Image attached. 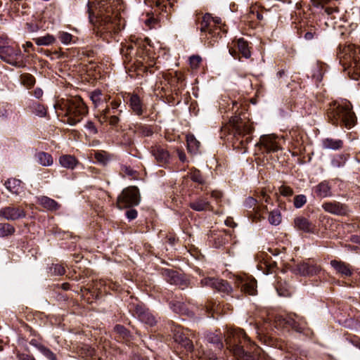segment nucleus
<instances>
[{"instance_id":"58836bf2","label":"nucleus","mask_w":360,"mask_h":360,"mask_svg":"<svg viewBox=\"0 0 360 360\" xmlns=\"http://www.w3.org/2000/svg\"><path fill=\"white\" fill-rule=\"evenodd\" d=\"M15 228L8 223H0V237H6L13 234Z\"/></svg>"},{"instance_id":"423d86ee","label":"nucleus","mask_w":360,"mask_h":360,"mask_svg":"<svg viewBox=\"0 0 360 360\" xmlns=\"http://www.w3.org/2000/svg\"><path fill=\"white\" fill-rule=\"evenodd\" d=\"M229 123L234 130L235 138L239 141L241 147L245 148L252 139L250 135L254 129L252 123L237 115L232 117Z\"/></svg>"},{"instance_id":"bf43d9fd","label":"nucleus","mask_w":360,"mask_h":360,"mask_svg":"<svg viewBox=\"0 0 360 360\" xmlns=\"http://www.w3.org/2000/svg\"><path fill=\"white\" fill-rule=\"evenodd\" d=\"M85 128L89 130V134L94 135L98 133V130L92 121H88L85 124Z\"/></svg>"},{"instance_id":"c756f323","label":"nucleus","mask_w":360,"mask_h":360,"mask_svg":"<svg viewBox=\"0 0 360 360\" xmlns=\"http://www.w3.org/2000/svg\"><path fill=\"white\" fill-rule=\"evenodd\" d=\"M39 200L41 206L51 211H56L59 210L60 207L56 200L47 196H41L39 198Z\"/></svg>"},{"instance_id":"5701e85b","label":"nucleus","mask_w":360,"mask_h":360,"mask_svg":"<svg viewBox=\"0 0 360 360\" xmlns=\"http://www.w3.org/2000/svg\"><path fill=\"white\" fill-rule=\"evenodd\" d=\"M330 0H311L313 6L316 7L321 6L324 8V12L326 14L330 17L331 19H336L338 16L339 8L338 6H326L324 7L323 5L327 4Z\"/></svg>"},{"instance_id":"f8f14e48","label":"nucleus","mask_w":360,"mask_h":360,"mask_svg":"<svg viewBox=\"0 0 360 360\" xmlns=\"http://www.w3.org/2000/svg\"><path fill=\"white\" fill-rule=\"evenodd\" d=\"M200 30L201 32H208L212 36H215L216 30H221L219 25L221 23L219 18H212L210 14L206 13L200 21Z\"/></svg>"},{"instance_id":"b1692460","label":"nucleus","mask_w":360,"mask_h":360,"mask_svg":"<svg viewBox=\"0 0 360 360\" xmlns=\"http://www.w3.org/2000/svg\"><path fill=\"white\" fill-rule=\"evenodd\" d=\"M330 264L338 273L343 276L349 277L352 275V268L348 264L342 261L332 260L330 261Z\"/></svg>"},{"instance_id":"f3484780","label":"nucleus","mask_w":360,"mask_h":360,"mask_svg":"<svg viewBox=\"0 0 360 360\" xmlns=\"http://www.w3.org/2000/svg\"><path fill=\"white\" fill-rule=\"evenodd\" d=\"M322 207L326 212L338 216L347 215L349 212L347 205L338 201L326 202L322 205Z\"/></svg>"},{"instance_id":"a18cd8bd","label":"nucleus","mask_w":360,"mask_h":360,"mask_svg":"<svg viewBox=\"0 0 360 360\" xmlns=\"http://www.w3.org/2000/svg\"><path fill=\"white\" fill-rule=\"evenodd\" d=\"M188 176L193 181L196 182L199 184H204V179L202 176L200 172L198 169L195 168H192L188 174Z\"/></svg>"},{"instance_id":"de8ad7c7","label":"nucleus","mask_w":360,"mask_h":360,"mask_svg":"<svg viewBox=\"0 0 360 360\" xmlns=\"http://www.w3.org/2000/svg\"><path fill=\"white\" fill-rule=\"evenodd\" d=\"M34 113L39 117H44L46 115V109L44 105L39 103H35L33 105Z\"/></svg>"},{"instance_id":"5fc2aeb1","label":"nucleus","mask_w":360,"mask_h":360,"mask_svg":"<svg viewBox=\"0 0 360 360\" xmlns=\"http://www.w3.org/2000/svg\"><path fill=\"white\" fill-rule=\"evenodd\" d=\"M121 105L120 100H114L110 102V107L112 110V113H115V110H117L118 115H120L122 112V110H117L118 108Z\"/></svg>"},{"instance_id":"ea45409f","label":"nucleus","mask_w":360,"mask_h":360,"mask_svg":"<svg viewBox=\"0 0 360 360\" xmlns=\"http://www.w3.org/2000/svg\"><path fill=\"white\" fill-rule=\"evenodd\" d=\"M20 82L25 86L30 89L34 85L36 81L31 74L24 73L20 75Z\"/></svg>"},{"instance_id":"c9c22d12","label":"nucleus","mask_w":360,"mask_h":360,"mask_svg":"<svg viewBox=\"0 0 360 360\" xmlns=\"http://www.w3.org/2000/svg\"><path fill=\"white\" fill-rule=\"evenodd\" d=\"M37 162L42 166L47 167L53 164L52 156L45 152H39L36 155Z\"/></svg>"},{"instance_id":"e433bc0d","label":"nucleus","mask_w":360,"mask_h":360,"mask_svg":"<svg viewBox=\"0 0 360 360\" xmlns=\"http://www.w3.org/2000/svg\"><path fill=\"white\" fill-rule=\"evenodd\" d=\"M207 341L209 343L213 344L215 347L221 350L223 347L222 338L221 335L216 333H210L207 335Z\"/></svg>"},{"instance_id":"6e6552de","label":"nucleus","mask_w":360,"mask_h":360,"mask_svg":"<svg viewBox=\"0 0 360 360\" xmlns=\"http://www.w3.org/2000/svg\"><path fill=\"white\" fill-rule=\"evenodd\" d=\"M139 191L136 186L124 188L117 198V206L119 209L138 205L140 202Z\"/></svg>"},{"instance_id":"864d4df0","label":"nucleus","mask_w":360,"mask_h":360,"mask_svg":"<svg viewBox=\"0 0 360 360\" xmlns=\"http://www.w3.org/2000/svg\"><path fill=\"white\" fill-rule=\"evenodd\" d=\"M59 39L64 44H68L71 42L72 35L68 32H61L59 34Z\"/></svg>"},{"instance_id":"a19ab883","label":"nucleus","mask_w":360,"mask_h":360,"mask_svg":"<svg viewBox=\"0 0 360 360\" xmlns=\"http://www.w3.org/2000/svg\"><path fill=\"white\" fill-rule=\"evenodd\" d=\"M114 331L119 335V338L123 340L128 341L130 337L129 331L121 325H116Z\"/></svg>"},{"instance_id":"72a5a7b5","label":"nucleus","mask_w":360,"mask_h":360,"mask_svg":"<svg viewBox=\"0 0 360 360\" xmlns=\"http://www.w3.org/2000/svg\"><path fill=\"white\" fill-rule=\"evenodd\" d=\"M349 155L347 154H338L333 157L330 164L333 168L337 169L345 166Z\"/></svg>"},{"instance_id":"1a4fd4ad","label":"nucleus","mask_w":360,"mask_h":360,"mask_svg":"<svg viewBox=\"0 0 360 360\" xmlns=\"http://www.w3.org/2000/svg\"><path fill=\"white\" fill-rule=\"evenodd\" d=\"M136 49V63H138V65H140L141 67V70L143 71H147L148 70V63L150 60V57L148 56V51L146 50V46L145 44H130L125 46L122 49V52L124 55L127 57V55H130L131 53V51Z\"/></svg>"},{"instance_id":"c85d7f7f","label":"nucleus","mask_w":360,"mask_h":360,"mask_svg":"<svg viewBox=\"0 0 360 360\" xmlns=\"http://www.w3.org/2000/svg\"><path fill=\"white\" fill-rule=\"evenodd\" d=\"M297 34L300 37H304L306 40H311L319 34L316 29L313 26L301 27L298 30Z\"/></svg>"},{"instance_id":"412c9836","label":"nucleus","mask_w":360,"mask_h":360,"mask_svg":"<svg viewBox=\"0 0 360 360\" xmlns=\"http://www.w3.org/2000/svg\"><path fill=\"white\" fill-rule=\"evenodd\" d=\"M314 195L319 198H329L333 195L331 186L328 181H323L312 188Z\"/></svg>"},{"instance_id":"39448f33","label":"nucleus","mask_w":360,"mask_h":360,"mask_svg":"<svg viewBox=\"0 0 360 360\" xmlns=\"http://www.w3.org/2000/svg\"><path fill=\"white\" fill-rule=\"evenodd\" d=\"M340 63L352 79L360 77V47L349 45L339 56Z\"/></svg>"},{"instance_id":"2eb2a0df","label":"nucleus","mask_w":360,"mask_h":360,"mask_svg":"<svg viewBox=\"0 0 360 360\" xmlns=\"http://www.w3.org/2000/svg\"><path fill=\"white\" fill-rule=\"evenodd\" d=\"M26 216L24 208L15 205H10L0 210V217L10 221H15Z\"/></svg>"},{"instance_id":"0e129e2a","label":"nucleus","mask_w":360,"mask_h":360,"mask_svg":"<svg viewBox=\"0 0 360 360\" xmlns=\"http://www.w3.org/2000/svg\"><path fill=\"white\" fill-rule=\"evenodd\" d=\"M95 158L96 159L97 161H98L103 164H105V162L107 161V159L105 157V155L101 154V153H96L95 154Z\"/></svg>"},{"instance_id":"e2e57ef3","label":"nucleus","mask_w":360,"mask_h":360,"mask_svg":"<svg viewBox=\"0 0 360 360\" xmlns=\"http://www.w3.org/2000/svg\"><path fill=\"white\" fill-rule=\"evenodd\" d=\"M18 360H35L34 357L32 355L27 354H18Z\"/></svg>"},{"instance_id":"338daca9","label":"nucleus","mask_w":360,"mask_h":360,"mask_svg":"<svg viewBox=\"0 0 360 360\" xmlns=\"http://www.w3.org/2000/svg\"><path fill=\"white\" fill-rule=\"evenodd\" d=\"M177 155L181 162H185L186 161V155L183 150H177Z\"/></svg>"},{"instance_id":"cd10ccee","label":"nucleus","mask_w":360,"mask_h":360,"mask_svg":"<svg viewBox=\"0 0 360 360\" xmlns=\"http://www.w3.org/2000/svg\"><path fill=\"white\" fill-rule=\"evenodd\" d=\"M90 98L93 102L95 108L98 107L102 103H107L110 99V96L107 97L102 94L99 89H96L90 94Z\"/></svg>"},{"instance_id":"9d476101","label":"nucleus","mask_w":360,"mask_h":360,"mask_svg":"<svg viewBox=\"0 0 360 360\" xmlns=\"http://www.w3.org/2000/svg\"><path fill=\"white\" fill-rule=\"evenodd\" d=\"M130 311L134 316L137 317L141 322L150 326H153L156 324L157 321L155 317L145 307L143 304H130Z\"/></svg>"},{"instance_id":"6ab92c4d","label":"nucleus","mask_w":360,"mask_h":360,"mask_svg":"<svg viewBox=\"0 0 360 360\" xmlns=\"http://www.w3.org/2000/svg\"><path fill=\"white\" fill-rule=\"evenodd\" d=\"M293 224L297 230L307 233H314L316 229L314 224L302 216L295 217Z\"/></svg>"},{"instance_id":"774afa93","label":"nucleus","mask_w":360,"mask_h":360,"mask_svg":"<svg viewBox=\"0 0 360 360\" xmlns=\"http://www.w3.org/2000/svg\"><path fill=\"white\" fill-rule=\"evenodd\" d=\"M99 112L105 116H108V115L112 112V110L109 105H106V107L104 109L100 110Z\"/></svg>"},{"instance_id":"f257e3e1","label":"nucleus","mask_w":360,"mask_h":360,"mask_svg":"<svg viewBox=\"0 0 360 360\" xmlns=\"http://www.w3.org/2000/svg\"><path fill=\"white\" fill-rule=\"evenodd\" d=\"M89 1L86 4L89 22L95 26L96 34L109 41L121 30L120 18L110 0Z\"/></svg>"},{"instance_id":"473e14b6","label":"nucleus","mask_w":360,"mask_h":360,"mask_svg":"<svg viewBox=\"0 0 360 360\" xmlns=\"http://www.w3.org/2000/svg\"><path fill=\"white\" fill-rule=\"evenodd\" d=\"M186 142L188 150L191 153L195 154L199 149L200 143L193 134H188L186 136Z\"/></svg>"},{"instance_id":"4c0bfd02","label":"nucleus","mask_w":360,"mask_h":360,"mask_svg":"<svg viewBox=\"0 0 360 360\" xmlns=\"http://www.w3.org/2000/svg\"><path fill=\"white\" fill-rule=\"evenodd\" d=\"M237 46L239 52L244 58H249L250 57L251 53L249 49L248 42L245 41L244 39L240 38L238 39Z\"/></svg>"},{"instance_id":"ddd939ff","label":"nucleus","mask_w":360,"mask_h":360,"mask_svg":"<svg viewBox=\"0 0 360 360\" xmlns=\"http://www.w3.org/2000/svg\"><path fill=\"white\" fill-rule=\"evenodd\" d=\"M235 284L240 288L241 292L254 295L257 292V281L254 278L248 276H237L235 280Z\"/></svg>"},{"instance_id":"f704fd0d","label":"nucleus","mask_w":360,"mask_h":360,"mask_svg":"<svg viewBox=\"0 0 360 360\" xmlns=\"http://www.w3.org/2000/svg\"><path fill=\"white\" fill-rule=\"evenodd\" d=\"M5 186L10 192L18 194L20 189L21 181L16 179H9L5 182Z\"/></svg>"},{"instance_id":"a878e982","label":"nucleus","mask_w":360,"mask_h":360,"mask_svg":"<svg viewBox=\"0 0 360 360\" xmlns=\"http://www.w3.org/2000/svg\"><path fill=\"white\" fill-rule=\"evenodd\" d=\"M190 207L198 212L212 210V207L211 206L210 202L203 198H198L195 200L191 202L190 203Z\"/></svg>"},{"instance_id":"0eeeda50","label":"nucleus","mask_w":360,"mask_h":360,"mask_svg":"<svg viewBox=\"0 0 360 360\" xmlns=\"http://www.w3.org/2000/svg\"><path fill=\"white\" fill-rule=\"evenodd\" d=\"M0 58L16 68H23L25 66L23 55L18 47H13L11 46H0Z\"/></svg>"},{"instance_id":"9b49d317","label":"nucleus","mask_w":360,"mask_h":360,"mask_svg":"<svg viewBox=\"0 0 360 360\" xmlns=\"http://www.w3.org/2000/svg\"><path fill=\"white\" fill-rule=\"evenodd\" d=\"M162 274L167 283L177 285L182 290L189 286V279L185 275L181 274L176 271L165 269L162 270Z\"/></svg>"},{"instance_id":"f03ea898","label":"nucleus","mask_w":360,"mask_h":360,"mask_svg":"<svg viewBox=\"0 0 360 360\" xmlns=\"http://www.w3.org/2000/svg\"><path fill=\"white\" fill-rule=\"evenodd\" d=\"M58 115L64 116L67 124L74 126L80 122L88 113V108L80 97L62 98L54 105Z\"/></svg>"},{"instance_id":"4d7b16f0","label":"nucleus","mask_w":360,"mask_h":360,"mask_svg":"<svg viewBox=\"0 0 360 360\" xmlns=\"http://www.w3.org/2000/svg\"><path fill=\"white\" fill-rule=\"evenodd\" d=\"M180 345L186 349L188 352H191L193 349V342L188 337L184 338V342H181Z\"/></svg>"},{"instance_id":"69168bd1","label":"nucleus","mask_w":360,"mask_h":360,"mask_svg":"<svg viewBox=\"0 0 360 360\" xmlns=\"http://www.w3.org/2000/svg\"><path fill=\"white\" fill-rule=\"evenodd\" d=\"M96 117L98 119V121L101 124H103L108 120V116H105L100 112H99V114L96 115Z\"/></svg>"},{"instance_id":"8fccbe9b","label":"nucleus","mask_w":360,"mask_h":360,"mask_svg":"<svg viewBox=\"0 0 360 360\" xmlns=\"http://www.w3.org/2000/svg\"><path fill=\"white\" fill-rule=\"evenodd\" d=\"M186 335L184 334L183 330L181 328H176L174 333V341L180 344L184 342V338H186Z\"/></svg>"},{"instance_id":"7c9ffc66","label":"nucleus","mask_w":360,"mask_h":360,"mask_svg":"<svg viewBox=\"0 0 360 360\" xmlns=\"http://www.w3.org/2000/svg\"><path fill=\"white\" fill-rule=\"evenodd\" d=\"M343 141L340 139L326 138L322 141V146L325 149L338 150L342 148Z\"/></svg>"},{"instance_id":"37998d69","label":"nucleus","mask_w":360,"mask_h":360,"mask_svg":"<svg viewBox=\"0 0 360 360\" xmlns=\"http://www.w3.org/2000/svg\"><path fill=\"white\" fill-rule=\"evenodd\" d=\"M34 40L38 46H49L55 41V38L51 34H46L44 37H37Z\"/></svg>"},{"instance_id":"7ed1b4c3","label":"nucleus","mask_w":360,"mask_h":360,"mask_svg":"<svg viewBox=\"0 0 360 360\" xmlns=\"http://www.w3.org/2000/svg\"><path fill=\"white\" fill-rule=\"evenodd\" d=\"M327 115L333 125L347 129L352 128L356 123V117L349 103L333 102L328 109Z\"/></svg>"},{"instance_id":"3c124183","label":"nucleus","mask_w":360,"mask_h":360,"mask_svg":"<svg viewBox=\"0 0 360 360\" xmlns=\"http://www.w3.org/2000/svg\"><path fill=\"white\" fill-rule=\"evenodd\" d=\"M307 202V198L304 195H297L294 198V206L296 208L302 207Z\"/></svg>"},{"instance_id":"603ef678","label":"nucleus","mask_w":360,"mask_h":360,"mask_svg":"<svg viewBox=\"0 0 360 360\" xmlns=\"http://www.w3.org/2000/svg\"><path fill=\"white\" fill-rule=\"evenodd\" d=\"M202 61V58L199 56H192L189 58L190 65L192 69H197L200 63Z\"/></svg>"},{"instance_id":"4be33fe9","label":"nucleus","mask_w":360,"mask_h":360,"mask_svg":"<svg viewBox=\"0 0 360 360\" xmlns=\"http://www.w3.org/2000/svg\"><path fill=\"white\" fill-rule=\"evenodd\" d=\"M224 307L225 306L224 304L220 303L217 304L216 302L213 301H209L205 304L204 309L207 317L215 318V314L226 313Z\"/></svg>"},{"instance_id":"2f4dec72","label":"nucleus","mask_w":360,"mask_h":360,"mask_svg":"<svg viewBox=\"0 0 360 360\" xmlns=\"http://www.w3.org/2000/svg\"><path fill=\"white\" fill-rule=\"evenodd\" d=\"M59 162L62 167L72 169L77 165V160L74 156L70 155H63L60 157Z\"/></svg>"},{"instance_id":"4468645a","label":"nucleus","mask_w":360,"mask_h":360,"mask_svg":"<svg viewBox=\"0 0 360 360\" xmlns=\"http://www.w3.org/2000/svg\"><path fill=\"white\" fill-rule=\"evenodd\" d=\"M276 139L277 136L273 134L263 135L257 146L267 153H275L281 148Z\"/></svg>"},{"instance_id":"aec40b11","label":"nucleus","mask_w":360,"mask_h":360,"mask_svg":"<svg viewBox=\"0 0 360 360\" xmlns=\"http://www.w3.org/2000/svg\"><path fill=\"white\" fill-rule=\"evenodd\" d=\"M150 153L160 165L169 163L170 154L167 150L161 146H154L150 148Z\"/></svg>"},{"instance_id":"09e8293b","label":"nucleus","mask_w":360,"mask_h":360,"mask_svg":"<svg viewBox=\"0 0 360 360\" xmlns=\"http://www.w3.org/2000/svg\"><path fill=\"white\" fill-rule=\"evenodd\" d=\"M50 272L56 276H62L65 274V270L61 264H56L50 267Z\"/></svg>"},{"instance_id":"052dcab7","label":"nucleus","mask_w":360,"mask_h":360,"mask_svg":"<svg viewBox=\"0 0 360 360\" xmlns=\"http://www.w3.org/2000/svg\"><path fill=\"white\" fill-rule=\"evenodd\" d=\"M108 122L110 126L116 127L120 122V118L118 115H111L110 117L108 116Z\"/></svg>"},{"instance_id":"49530a36","label":"nucleus","mask_w":360,"mask_h":360,"mask_svg":"<svg viewBox=\"0 0 360 360\" xmlns=\"http://www.w3.org/2000/svg\"><path fill=\"white\" fill-rule=\"evenodd\" d=\"M38 350L49 360H56V355L44 345H36Z\"/></svg>"},{"instance_id":"680f3d73","label":"nucleus","mask_w":360,"mask_h":360,"mask_svg":"<svg viewBox=\"0 0 360 360\" xmlns=\"http://www.w3.org/2000/svg\"><path fill=\"white\" fill-rule=\"evenodd\" d=\"M126 216L129 220H133L137 217V211L134 209H130L126 212Z\"/></svg>"},{"instance_id":"6e6d98bb","label":"nucleus","mask_w":360,"mask_h":360,"mask_svg":"<svg viewBox=\"0 0 360 360\" xmlns=\"http://www.w3.org/2000/svg\"><path fill=\"white\" fill-rule=\"evenodd\" d=\"M279 192L282 195L285 197L291 196L293 194L292 189L290 187L284 185L279 188Z\"/></svg>"},{"instance_id":"a211bd4d","label":"nucleus","mask_w":360,"mask_h":360,"mask_svg":"<svg viewBox=\"0 0 360 360\" xmlns=\"http://www.w3.org/2000/svg\"><path fill=\"white\" fill-rule=\"evenodd\" d=\"M283 321L285 324L299 333L302 332L307 326L305 319L295 313L289 314L287 317L283 319Z\"/></svg>"},{"instance_id":"20e7f679","label":"nucleus","mask_w":360,"mask_h":360,"mask_svg":"<svg viewBox=\"0 0 360 360\" xmlns=\"http://www.w3.org/2000/svg\"><path fill=\"white\" fill-rule=\"evenodd\" d=\"M226 345L231 352L239 360H252L250 352L245 351V344L250 342L246 334L241 329L229 328L224 334Z\"/></svg>"},{"instance_id":"c03bdc74","label":"nucleus","mask_w":360,"mask_h":360,"mask_svg":"<svg viewBox=\"0 0 360 360\" xmlns=\"http://www.w3.org/2000/svg\"><path fill=\"white\" fill-rule=\"evenodd\" d=\"M269 221L274 226L280 224L281 222V214L278 210H274L269 213Z\"/></svg>"},{"instance_id":"393cba45","label":"nucleus","mask_w":360,"mask_h":360,"mask_svg":"<svg viewBox=\"0 0 360 360\" xmlns=\"http://www.w3.org/2000/svg\"><path fill=\"white\" fill-rule=\"evenodd\" d=\"M320 268L316 265L309 262H302L297 266V271L302 276H311L316 274Z\"/></svg>"},{"instance_id":"dca6fc26","label":"nucleus","mask_w":360,"mask_h":360,"mask_svg":"<svg viewBox=\"0 0 360 360\" xmlns=\"http://www.w3.org/2000/svg\"><path fill=\"white\" fill-rule=\"evenodd\" d=\"M201 286H210L218 291L229 294L232 291V288L226 281L207 277L201 280Z\"/></svg>"},{"instance_id":"13d9d810","label":"nucleus","mask_w":360,"mask_h":360,"mask_svg":"<svg viewBox=\"0 0 360 360\" xmlns=\"http://www.w3.org/2000/svg\"><path fill=\"white\" fill-rule=\"evenodd\" d=\"M171 309L176 313H183L184 306L181 302H172L170 303Z\"/></svg>"},{"instance_id":"79ce46f5","label":"nucleus","mask_w":360,"mask_h":360,"mask_svg":"<svg viewBox=\"0 0 360 360\" xmlns=\"http://www.w3.org/2000/svg\"><path fill=\"white\" fill-rule=\"evenodd\" d=\"M244 205L248 209H252V211L258 213L261 211V207L257 205V200L252 198L248 197L246 198L244 202Z\"/></svg>"},{"instance_id":"bb28decb","label":"nucleus","mask_w":360,"mask_h":360,"mask_svg":"<svg viewBox=\"0 0 360 360\" xmlns=\"http://www.w3.org/2000/svg\"><path fill=\"white\" fill-rule=\"evenodd\" d=\"M129 106L133 112L140 116L143 114V104L140 97L136 94H132L130 96L129 101Z\"/></svg>"}]
</instances>
